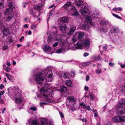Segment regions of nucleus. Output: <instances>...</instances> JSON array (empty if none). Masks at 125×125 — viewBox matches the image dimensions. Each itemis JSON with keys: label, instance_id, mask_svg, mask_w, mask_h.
Masks as SVG:
<instances>
[{"label": "nucleus", "instance_id": "obj_42", "mask_svg": "<svg viewBox=\"0 0 125 125\" xmlns=\"http://www.w3.org/2000/svg\"><path fill=\"white\" fill-rule=\"evenodd\" d=\"M107 30V29L104 28H103L101 29V31L104 32H107L108 31Z\"/></svg>", "mask_w": 125, "mask_h": 125}, {"label": "nucleus", "instance_id": "obj_13", "mask_svg": "<svg viewBox=\"0 0 125 125\" xmlns=\"http://www.w3.org/2000/svg\"><path fill=\"white\" fill-rule=\"evenodd\" d=\"M67 99L69 101L70 103H74L76 101L75 99L73 96H71L67 97Z\"/></svg>", "mask_w": 125, "mask_h": 125}, {"label": "nucleus", "instance_id": "obj_11", "mask_svg": "<svg viewBox=\"0 0 125 125\" xmlns=\"http://www.w3.org/2000/svg\"><path fill=\"white\" fill-rule=\"evenodd\" d=\"M71 10L73 11L74 15L76 16L78 15L79 13L78 11L77 10L75 6H72L71 8Z\"/></svg>", "mask_w": 125, "mask_h": 125}, {"label": "nucleus", "instance_id": "obj_63", "mask_svg": "<svg viewBox=\"0 0 125 125\" xmlns=\"http://www.w3.org/2000/svg\"><path fill=\"white\" fill-rule=\"evenodd\" d=\"M81 120L83 122H86L87 121L86 119L85 118H83V119H82Z\"/></svg>", "mask_w": 125, "mask_h": 125}, {"label": "nucleus", "instance_id": "obj_45", "mask_svg": "<svg viewBox=\"0 0 125 125\" xmlns=\"http://www.w3.org/2000/svg\"><path fill=\"white\" fill-rule=\"evenodd\" d=\"M52 38L51 36L49 37L47 40L48 42H50L52 41Z\"/></svg>", "mask_w": 125, "mask_h": 125}, {"label": "nucleus", "instance_id": "obj_22", "mask_svg": "<svg viewBox=\"0 0 125 125\" xmlns=\"http://www.w3.org/2000/svg\"><path fill=\"white\" fill-rule=\"evenodd\" d=\"M42 6V4L41 3L39 4L34 6V9L38 10H40L41 9Z\"/></svg>", "mask_w": 125, "mask_h": 125}, {"label": "nucleus", "instance_id": "obj_62", "mask_svg": "<svg viewBox=\"0 0 125 125\" xmlns=\"http://www.w3.org/2000/svg\"><path fill=\"white\" fill-rule=\"evenodd\" d=\"M123 91H124V90L123 89H122L121 88L120 89V91H119V92H120V93H122V92H123Z\"/></svg>", "mask_w": 125, "mask_h": 125}, {"label": "nucleus", "instance_id": "obj_40", "mask_svg": "<svg viewBox=\"0 0 125 125\" xmlns=\"http://www.w3.org/2000/svg\"><path fill=\"white\" fill-rule=\"evenodd\" d=\"M62 51L63 50L61 48H59L57 50L56 52L57 53H60L62 52Z\"/></svg>", "mask_w": 125, "mask_h": 125}, {"label": "nucleus", "instance_id": "obj_38", "mask_svg": "<svg viewBox=\"0 0 125 125\" xmlns=\"http://www.w3.org/2000/svg\"><path fill=\"white\" fill-rule=\"evenodd\" d=\"M112 15L113 16L116 17V18L121 19L122 18L121 17H119V16L117 14H115L114 13H112Z\"/></svg>", "mask_w": 125, "mask_h": 125}, {"label": "nucleus", "instance_id": "obj_35", "mask_svg": "<svg viewBox=\"0 0 125 125\" xmlns=\"http://www.w3.org/2000/svg\"><path fill=\"white\" fill-rule=\"evenodd\" d=\"M83 28L84 29H89V27L88 24H84L82 26Z\"/></svg>", "mask_w": 125, "mask_h": 125}, {"label": "nucleus", "instance_id": "obj_26", "mask_svg": "<svg viewBox=\"0 0 125 125\" xmlns=\"http://www.w3.org/2000/svg\"><path fill=\"white\" fill-rule=\"evenodd\" d=\"M51 47L50 46L47 45H44L43 48V50L45 52L46 51H49L51 50Z\"/></svg>", "mask_w": 125, "mask_h": 125}, {"label": "nucleus", "instance_id": "obj_15", "mask_svg": "<svg viewBox=\"0 0 125 125\" xmlns=\"http://www.w3.org/2000/svg\"><path fill=\"white\" fill-rule=\"evenodd\" d=\"M69 74L68 72L64 73H62V76L63 79H66L69 77Z\"/></svg>", "mask_w": 125, "mask_h": 125}, {"label": "nucleus", "instance_id": "obj_1", "mask_svg": "<svg viewBox=\"0 0 125 125\" xmlns=\"http://www.w3.org/2000/svg\"><path fill=\"white\" fill-rule=\"evenodd\" d=\"M46 70L44 69L41 72L35 75V81L36 83L43 86L41 89L40 94H37V97L40 100H43L48 102H52L51 99L52 98V93L53 90L50 88L48 83L45 82L44 73Z\"/></svg>", "mask_w": 125, "mask_h": 125}, {"label": "nucleus", "instance_id": "obj_44", "mask_svg": "<svg viewBox=\"0 0 125 125\" xmlns=\"http://www.w3.org/2000/svg\"><path fill=\"white\" fill-rule=\"evenodd\" d=\"M30 13L31 14H32L34 17H36L35 13H34V11L33 10H32L30 12Z\"/></svg>", "mask_w": 125, "mask_h": 125}, {"label": "nucleus", "instance_id": "obj_64", "mask_svg": "<svg viewBox=\"0 0 125 125\" xmlns=\"http://www.w3.org/2000/svg\"><path fill=\"white\" fill-rule=\"evenodd\" d=\"M24 37L23 36H22L21 37V38H20L19 39L20 41V42H21L22 41V39H24Z\"/></svg>", "mask_w": 125, "mask_h": 125}, {"label": "nucleus", "instance_id": "obj_20", "mask_svg": "<svg viewBox=\"0 0 125 125\" xmlns=\"http://www.w3.org/2000/svg\"><path fill=\"white\" fill-rule=\"evenodd\" d=\"M78 38L80 39L82 38L84 35V32H78L77 33Z\"/></svg>", "mask_w": 125, "mask_h": 125}, {"label": "nucleus", "instance_id": "obj_24", "mask_svg": "<svg viewBox=\"0 0 125 125\" xmlns=\"http://www.w3.org/2000/svg\"><path fill=\"white\" fill-rule=\"evenodd\" d=\"M30 123L31 125H39V123L35 120L30 121Z\"/></svg>", "mask_w": 125, "mask_h": 125}, {"label": "nucleus", "instance_id": "obj_50", "mask_svg": "<svg viewBox=\"0 0 125 125\" xmlns=\"http://www.w3.org/2000/svg\"><path fill=\"white\" fill-rule=\"evenodd\" d=\"M118 64L120 65V66L121 68H125V64H121L119 62H118Z\"/></svg>", "mask_w": 125, "mask_h": 125}, {"label": "nucleus", "instance_id": "obj_43", "mask_svg": "<svg viewBox=\"0 0 125 125\" xmlns=\"http://www.w3.org/2000/svg\"><path fill=\"white\" fill-rule=\"evenodd\" d=\"M54 13L53 12H51L49 14V17L48 18V20L49 18H50L51 17L53 16L54 15Z\"/></svg>", "mask_w": 125, "mask_h": 125}, {"label": "nucleus", "instance_id": "obj_23", "mask_svg": "<svg viewBox=\"0 0 125 125\" xmlns=\"http://www.w3.org/2000/svg\"><path fill=\"white\" fill-rule=\"evenodd\" d=\"M71 3L69 2H67L64 5L63 7L65 9H69V7H70L71 5Z\"/></svg>", "mask_w": 125, "mask_h": 125}, {"label": "nucleus", "instance_id": "obj_30", "mask_svg": "<svg viewBox=\"0 0 125 125\" xmlns=\"http://www.w3.org/2000/svg\"><path fill=\"white\" fill-rule=\"evenodd\" d=\"M14 18L13 14H11L10 15H9L7 17V21H9L10 20H11L13 18Z\"/></svg>", "mask_w": 125, "mask_h": 125}, {"label": "nucleus", "instance_id": "obj_27", "mask_svg": "<svg viewBox=\"0 0 125 125\" xmlns=\"http://www.w3.org/2000/svg\"><path fill=\"white\" fill-rule=\"evenodd\" d=\"M9 8L11 9H12L15 7V5L14 3L12 2H10L9 4Z\"/></svg>", "mask_w": 125, "mask_h": 125}, {"label": "nucleus", "instance_id": "obj_41", "mask_svg": "<svg viewBox=\"0 0 125 125\" xmlns=\"http://www.w3.org/2000/svg\"><path fill=\"white\" fill-rule=\"evenodd\" d=\"M80 106H81L84 109H85L86 108V106L83 104V103H81L80 104Z\"/></svg>", "mask_w": 125, "mask_h": 125}, {"label": "nucleus", "instance_id": "obj_10", "mask_svg": "<svg viewBox=\"0 0 125 125\" xmlns=\"http://www.w3.org/2000/svg\"><path fill=\"white\" fill-rule=\"evenodd\" d=\"M119 31L118 28L115 26H113L111 29L110 32L112 33H117Z\"/></svg>", "mask_w": 125, "mask_h": 125}, {"label": "nucleus", "instance_id": "obj_58", "mask_svg": "<svg viewBox=\"0 0 125 125\" xmlns=\"http://www.w3.org/2000/svg\"><path fill=\"white\" fill-rule=\"evenodd\" d=\"M95 59L96 60H101V59H101V58H100L99 56H98L96 57Z\"/></svg>", "mask_w": 125, "mask_h": 125}, {"label": "nucleus", "instance_id": "obj_53", "mask_svg": "<svg viewBox=\"0 0 125 125\" xmlns=\"http://www.w3.org/2000/svg\"><path fill=\"white\" fill-rule=\"evenodd\" d=\"M6 72H9L10 71V69L9 67H6L5 69Z\"/></svg>", "mask_w": 125, "mask_h": 125}, {"label": "nucleus", "instance_id": "obj_21", "mask_svg": "<svg viewBox=\"0 0 125 125\" xmlns=\"http://www.w3.org/2000/svg\"><path fill=\"white\" fill-rule=\"evenodd\" d=\"M12 11V10L11 8H8L6 10L4 14L6 15H10Z\"/></svg>", "mask_w": 125, "mask_h": 125}, {"label": "nucleus", "instance_id": "obj_5", "mask_svg": "<svg viewBox=\"0 0 125 125\" xmlns=\"http://www.w3.org/2000/svg\"><path fill=\"white\" fill-rule=\"evenodd\" d=\"M53 79V74L51 70H49L46 74L45 79L47 82H51Z\"/></svg>", "mask_w": 125, "mask_h": 125}, {"label": "nucleus", "instance_id": "obj_25", "mask_svg": "<svg viewBox=\"0 0 125 125\" xmlns=\"http://www.w3.org/2000/svg\"><path fill=\"white\" fill-rule=\"evenodd\" d=\"M67 88L64 85L62 86L61 87L60 91L61 92H64L67 91Z\"/></svg>", "mask_w": 125, "mask_h": 125}, {"label": "nucleus", "instance_id": "obj_49", "mask_svg": "<svg viewBox=\"0 0 125 125\" xmlns=\"http://www.w3.org/2000/svg\"><path fill=\"white\" fill-rule=\"evenodd\" d=\"M4 90H2L0 92V97H1V95H3L4 94Z\"/></svg>", "mask_w": 125, "mask_h": 125}, {"label": "nucleus", "instance_id": "obj_17", "mask_svg": "<svg viewBox=\"0 0 125 125\" xmlns=\"http://www.w3.org/2000/svg\"><path fill=\"white\" fill-rule=\"evenodd\" d=\"M68 20V18L66 17H62L60 19V21L61 22H63L65 23L67 22Z\"/></svg>", "mask_w": 125, "mask_h": 125}, {"label": "nucleus", "instance_id": "obj_48", "mask_svg": "<svg viewBox=\"0 0 125 125\" xmlns=\"http://www.w3.org/2000/svg\"><path fill=\"white\" fill-rule=\"evenodd\" d=\"M58 42H56L55 43L53 44L52 45V46L54 47H56V46L58 45Z\"/></svg>", "mask_w": 125, "mask_h": 125}, {"label": "nucleus", "instance_id": "obj_54", "mask_svg": "<svg viewBox=\"0 0 125 125\" xmlns=\"http://www.w3.org/2000/svg\"><path fill=\"white\" fill-rule=\"evenodd\" d=\"M90 77L89 75H86V81H88L89 80V79Z\"/></svg>", "mask_w": 125, "mask_h": 125}, {"label": "nucleus", "instance_id": "obj_2", "mask_svg": "<svg viewBox=\"0 0 125 125\" xmlns=\"http://www.w3.org/2000/svg\"><path fill=\"white\" fill-rule=\"evenodd\" d=\"M118 106L116 109V113L119 115L125 113V100H120L118 102Z\"/></svg>", "mask_w": 125, "mask_h": 125}, {"label": "nucleus", "instance_id": "obj_34", "mask_svg": "<svg viewBox=\"0 0 125 125\" xmlns=\"http://www.w3.org/2000/svg\"><path fill=\"white\" fill-rule=\"evenodd\" d=\"M120 116V122H124L125 120V116Z\"/></svg>", "mask_w": 125, "mask_h": 125}, {"label": "nucleus", "instance_id": "obj_46", "mask_svg": "<svg viewBox=\"0 0 125 125\" xmlns=\"http://www.w3.org/2000/svg\"><path fill=\"white\" fill-rule=\"evenodd\" d=\"M89 96L92 99H93L94 98V95L92 94H89Z\"/></svg>", "mask_w": 125, "mask_h": 125}, {"label": "nucleus", "instance_id": "obj_37", "mask_svg": "<svg viewBox=\"0 0 125 125\" xmlns=\"http://www.w3.org/2000/svg\"><path fill=\"white\" fill-rule=\"evenodd\" d=\"M96 72L97 74H100L102 73V71L100 69H98L96 70Z\"/></svg>", "mask_w": 125, "mask_h": 125}, {"label": "nucleus", "instance_id": "obj_51", "mask_svg": "<svg viewBox=\"0 0 125 125\" xmlns=\"http://www.w3.org/2000/svg\"><path fill=\"white\" fill-rule=\"evenodd\" d=\"M89 55V53L87 52L84 53L83 55V56L85 57H86Z\"/></svg>", "mask_w": 125, "mask_h": 125}, {"label": "nucleus", "instance_id": "obj_7", "mask_svg": "<svg viewBox=\"0 0 125 125\" xmlns=\"http://www.w3.org/2000/svg\"><path fill=\"white\" fill-rule=\"evenodd\" d=\"M100 24L104 27L108 28L110 25L111 24L108 22L107 21L104 20L101 21L100 22Z\"/></svg>", "mask_w": 125, "mask_h": 125}, {"label": "nucleus", "instance_id": "obj_57", "mask_svg": "<svg viewBox=\"0 0 125 125\" xmlns=\"http://www.w3.org/2000/svg\"><path fill=\"white\" fill-rule=\"evenodd\" d=\"M114 63H112V62H110L109 63V65L112 67L114 65Z\"/></svg>", "mask_w": 125, "mask_h": 125}, {"label": "nucleus", "instance_id": "obj_3", "mask_svg": "<svg viewBox=\"0 0 125 125\" xmlns=\"http://www.w3.org/2000/svg\"><path fill=\"white\" fill-rule=\"evenodd\" d=\"M89 14H90L89 16L86 17L85 19L90 24L92 25V21L94 20V19L97 18L99 13L98 11H95L93 13H89Z\"/></svg>", "mask_w": 125, "mask_h": 125}, {"label": "nucleus", "instance_id": "obj_29", "mask_svg": "<svg viewBox=\"0 0 125 125\" xmlns=\"http://www.w3.org/2000/svg\"><path fill=\"white\" fill-rule=\"evenodd\" d=\"M83 4V2L81 0H79L76 2V5L78 6H80Z\"/></svg>", "mask_w": 125, "mask_h": 125}, {"label": "nucleus", "instance_id": "obj_59", "mask_svg": "<svg viewBox=\"0 0 125 125\" xmlns=\"http://www.w3.org/2000/svg\"><path fill=\"white\" fill-rule=\"evenodd\" d=\"M86 109L88 110V111H89L91 110V108L89 106H88L86 107Z\"/></svg>", "mask_w": 125, "mask_h": 125}, {"label": "nucleus", "instance_id": "obj_14", "mask_svg": "<svg viewBox=\"0 0 125 125\" xmlns=\"http://www.w3.org/2000/svg\"><path fill=\"white\" fill-rule=\"evenodd\" d=\"M5 75L6 77L8 78L10 81L11 82L13 81V78L12 75L6 73H5Z\"/></svg>", "mask_w": 125, "mask_h": 125}, {"label": "nucleus", "instance_id": "obj_33", "mask_svg": "<svg viewBox=\"0 0 125 125\" xmlns=\"http://www.w3.org/2000/svg\"><path fill=\"white\" fill-rule=\"evenodd\" d=\"M4 7V2L3 0H0V8H3Z\"/></svg>", "mask_w": 125, "mask_h": 125}, {"label": "nucleus", "instance_id": "obj_4", "mask_svg": "<svg viewBox=\"0 0 125 125\" xmlns=\"http://www.w3.org/2000/svg\"><path fill=\"white\" fill-rule=\"evenodd\" d=\"M80 11L81 15L84 16H88L89 13V10L86 6H83L82 7Z\"/></svg>", "mask_w": 125, "mask_h": 125}, {"label": "nucleus", "instance_id": "obj_19", "mask_svg": "<svg viewBox=\"0 0 125 125\" xmlns=\"http://www.w3.org/2000/svg\"><path fill=\"white\" fill-rule=\"evenodd\" d=\"M119 116H115L114 117V118L112 119V120L114 122H120V120Z\"/></svg>", "mask_w": 125, "mask_h": 125}, {"label": "nucleus", "instance_id": "obj_32", "mask_svg": "<svg viewBox=\"0 0 125 125\" xmlns=\"http://www.w3.org/2000/svg\"><path fill=\"white\" fill-rule=\"evenodd\" d=\"M73 106L70 108V109L72 111H74L76 110L75 104V103H73Z\"/></svg>", "mask_w": 125, "mask_h": 125}, {"label": "nucleus", "instance_id": "obj_16", "mask_svg": "<svg viewBox=\"0 0 125 125\" xmlns=\"http://www.w3.org/2000/svg\"><path fill=\"white\" fill-rule=\"evenodd\" d=\"M76 29V27H71L70 30L68 33V35H72Z\"/></svg>", "mask_w": 125, "mask_h": 125}, {"label": "nucleus", "instance_id": "obj_39", "mask_svg": "<svg viewBox=\"0 0 125 125\" xmlns=\"http://www.w3.org/2000/svg\"><path fill=\"white\" fill-rule=\"evenodd\" d=\"M30 109L31 110L34 111H36L37 110V108L36 107H34V106H32L30 108Z\"/></svg>", "mask_w": 125, "mask_h": 125}, {"label": "nucleus", "instance_id": "obj_55", "mask_svg": "<svg viewBox=\"0 0 125 125\" xmlns=\"http://www.w3.org/2000/svg\"><path fill=\"white\" fill-rule=\"evenodd\" d=\"M1 97H0V103L1 104H4V102L3 100L1 98Z\"/></svg>", "mask_w": 125, "mask_h": 125}, {"label": "nucleus", "instance_id": "obj_31", "mask_svg": "<svg viewBox=\"0 0 125 125\" xmlns=\"http://www.w3.org/2000/svg\"><path fill=\"white\" fill-rule=\"evenodd\" d=\"M22 101V99L21 97L16 98L15 100V102L17 104L21 103Z\"/></svg>", "mask_w": 125, "mask_h": 125}, {"label": "nucleus", "instance_id": "obj_61", "mask_svg": "<svg viewBox=\"0 0 125 125\" xmlns=\"http://www.w3.org/2000/svg\"><path fill=\"white\" fill-rule=\"evenodd\" d=\"M40 103L41 105V106H42L43 105L46 104V102H41Z\"/></svg>", "mask_w": 125, "mask_h": 125}, {"label": "nucleus", "instance_id": "obj_12", "mask_svg": "<svg viewBox=\"0 0 125 125\" xmlns=\"http://www.w3.org/2000/svg\"><path fill=\"white\" fill-rule=\"evenodd\" d=\"M83 43L84 46L87 48L88 49L90 47V42L89 40H85Z\"/></svg>", "mask_w": 125, "mask_h": 125}, {"label": "nucleus", "instance_id": "obj_18", "mask_svg": "<svg viewBox=\"0 0 125 125\" xmlns=\"http://www.w3.org/2000/svg\"><path fill=\"white\" fill-rule=\"evenodd\" d=\"M10 31L9 28H6L3 30V34L7 36L9 34Z\"/></svg>", "mask_w": 125, "mask_h": 125}, {"label": "nucleus", "instance_id": "obj_6", "mask_svg": "<svg viewBox=\"0 0 125 125\" xmlns=\"http://www.w3.org/2000/svg\"><path fill=\"white\" fill-rule=\"evenodd\" d=\"M61 31L63 33H65L66 31L67 26L65 23H62L60 25Z\"/></svg>", "mask_w": 125, "mask_h": 125}, {"label": "nucleus", "instance_id": "obj_56", "mask_svg": "<svg viewBox=\"0 0 125 125\" xmlns=\"http://www.w3.org/2000/svg\"><path fill=\"white\" fill-rule=\"evenodd\" d=\"M84 88L86 91H87L89 89V87L88 86H85Z\"/></svg>", "mask_w": 125, "mask_h": 125}, {"label": "nucleus", "instance_id": "obj_8", "mask_svg": "<svg viewBox=\"0 0 125 125\" xmlns=\"http://www.w3.org/2000/svg\"><path fill=\"white\" fill-rule=\"evenodd\" d=\"M40 122V125H52L51 123L48 122L45 118H42Z\"/></svg>", "mask_w": 125, "mask_h": 125}, {"label": "nucleus", "instance_id": "obj_28", "mask_svg": "<svg viewBox=\"0 0 125 125\" xmlns=\"http://www.w3.org/2000/svg\"><path fill=\"white\" fill-rule=\"evenodd\" d=\"M65 84L68 86H70L72 85V82L71 80H67L66 81Z\"/></svg>", "mask_w": 125, "mask_h": 125}, {"label": "nucleus", "instance_id": "obj_9", "mask_svg": "<svg viewBox=\"0 0 125 125\" xmlns=\"http://www.w3.org/2000/svg\"><path fill=\"white\" fill-rule=\"evenodd\" d=\"M83 42L82 41L80 40L75 44L74 45V46H75V48L77 49H81L83 44Z\"/></svg>", "mask_w": 125, "mask_h": 125}, {"label": "nucleus", "instance_id": "obj_47", "mask_svg": "<svg viewBox=\"0 0 125 125\" xmlns=\"http://www.w3.org/2000/svg\"><path fill=\"white\" fill-rule=\"evenodd\" d=\"M59 114L61 117L63 118L64 117V115L61 112H59Z\"/></svg>", "mask_w": 125, "mask_h": 125}, {"label": "nucleus", "instance_id": "obj_36", "mask_svg": "<svg viewBox=\"0 0 125 125\" xmlns=\"http://www.w3.org/2000/svg\"><path fill=\"white\" fill-rule=\"evenodd\" d=\"M77 40L74 37L72 39L71 42V43H74Z\"/></svg>", "mask_w": 125, "mask_h": 125}, {"label": "nucleus", "instance_id": "obj_52", "mask_svg": "<svg viewBox=\"0 0 125 125\" xmlns=\"http://www.w3.org/2000/svg\"><path fill=\"white\" fill-rule=\"evenodd\" d=\"M31 28L32 29H34L36 28V26L34 24H32L31 26Z\"/></svg>", "mask_w": 125, "mask_h": 125}, {"label": "nucleus", "instance_id": "obj_60", "mask_svg": "<svg viewBox=\"0 0 125 125\" xmlns=\"http://www.w3.org/2000/svg\"><path fill=\"white\" fill-rule=\"evenodd\" d=\"M4 85L3 84H1L0 85V88L1 89H3L4 88Z\"/></svg>", "mask_w": 125, "mask_h": 125}]
</instances>
